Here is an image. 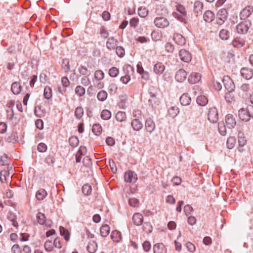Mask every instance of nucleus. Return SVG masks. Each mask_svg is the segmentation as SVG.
I'll return each mask as SVG.
<instances>
[{
	"label": "nucleus",
	"mask_w": 253,
	"mask_h": 253,
	"mask_svg": "<svg viewBox=\"0 0 253 253\" xmlns=\"http://www.w3.org/2000/svg\"><path fill=\"white\" fill-rule=\"evenodd\" d=\"M208 118L212 123H215L218 120V113L217 109L213 107L210 108L208 114Z\"/></svg>",
	"instance_id": "1"
},
{
	"label": "nucleus",
	"mask_w": 253,
	"mask_h": 253,
	"mask_svg": "<svg viewBox=\"0 0 253 253\" xmlns=\"http://www.w3.org/2000/svg\"><path fill=\"white\" fill-rule=\"evenodd\" d=\"M251 23L249 21H245V22H241L236 26V30L238 34H245L249 30V27Z\"/></svg>",
	"instance_id": "2"
},
{
	"label": "nucleus",
	"mask_w": 253,
	"mask_h": 253,
	"mask_svg": "<svg viewBox=\"0 0 253 253\" xmlns=\"http://www.w3.org/2000/svg\"><path fill=\"white\" fill-rule=\"evenodd\" d=\"M225 88L230 92L234 91L235 86L229 76L224 77L222 80Z\"/></svg>",
	"instance_id": "3"
},
{
	"label": "nucleus",
	"mask_w": 253,
	"mask_h": 253,
	"mask_svg": "<svg viewBox=\"0 0 253 253\" xmlns=\"http://www.w3.org/2000/svg\"><path fill=\"white\" fill-rule=\"evenodd\" d=\"M154 24L158 28H164L169 25V22L166 18L159 17L155 19Z\"/></svg>",
	"instance_id": "4"
},
{
	"label": "nucleus",
	"mask_w": 253,
	"mask_h": 253,
	"mask_svg": "<svg viewBox=\"0 0 253 253\" xmlns=\"http://www.w3.org/2000/svg\"><path fill=\"white\" fill-rule=\"evenodd\" d=\"M125 180L129 183H135L137 179V174L131 170L126 171L124 175Z\"/></svg>",
	"instance_id": "5"
},
{
	"label": "nucleus",
	"mask_w": 253,
	"mask_h": 253,
	"mask_svg": "<svg viewBox=\"0 0 253 253\" xmlns=\"http://www.w3.org/2000/svg\"><path fill=\"white\" fill-rule=\"evenodd\" d=\"M225 121L227 127L229 128H234L237 124L235 116L230 114L225 116Z\"/></svg>",
	"instance_id": "6"
},
{
	"label": "nucleus",
	"mask_w": 253,
	"mask_h": 253,
	"mask_svg": "<svg viewBox=\"0 0 253 253\" xmlns=\"http://www.w3.org/2000/svg\"><path fill=\"white\" fill-rule=\"evenodd\" d=\"M179 57L183 62L188 63L191 61L192 56L191 53L185 49H181L179 51Z\"/></svg>",
	"instance_id": "7"
},
{
	"label": "nucleus",
	"mask_w": 253,
	"mask_h": 253,
	"mask_svg": "<svg viewBox=\"0 0 253 253\" xmlns=\"http://www.w3.org/2000/svg\"><path fill=\"white\" fill-rule=\"evenodd\" d=\"M253 12V7L252 6H247L242 10L240 13V18L242 20H245L248 18Z\"/></svg>",
	"instance_id": "8"
},
{
	"label": "nucleus",
	"mask_w": 253,
	"mask_h": 253,
	"mask_svg": "<svg viewBox=\"0 0 253 253\" xmlns=\"http://www.w3.org/2000/svg\"><path fill=\"white\" fill-rule=\"evenodd\" d=\"M242 76L246 80H250L253 77V70L248 68H242L241 70Z\"/></svg>",
	"instance_id": "9"
},
{
	"label": "nucleus",
	"mask_w": 253,
	"mask_h": 253,
	"mask_svg": "<svg viewBox=\"0 0 253 253\" xmlns=\"http://www.w3.org/2000/svg\"><path fill=\"white\" fill-rule=\"evenodd\" d=\"M187 77V73L183 69H180L177 71L175 78L178 82H182L185 80Z\"/></svg>",
	"instance_id": "10"
},
{
	"label": "nucleus",
	"mask_w": 253,
	"mask_h": 253,
	"mask_svg": "<svg viewBox=\"0 0 253 253\" xmlns=\"http://www.w3.org/2000/svg\"><path fill=\"white\" fill-rule=\"evenodd\" d=\"M201 78V77L199 73L193 72L190 75L188 80L189 83L194 84L199 82Z\"/></svg>",
	"instance_id": "11"
},
{
	"label": "nucleus",
	"mask_w": 253,
	"mask_h": 253,
	"mask_svg": "<svg viewBox=\"0 0 253 253\" xmlns=\"http://www.w3.org/2000/svg\"><path fill=\"white\" fill-rule=\"evenodd\" d=\"M238 116L241 120L245 122L249 121L251 118L246 109L244 108L240 109L239 110Z\"/></svg>",
	"instance_id": "12"
},
{
	"label": "nucleus",
	"mask_w": 253,
	"mask_h": 253,
	"mask_svg": "<svg viewBox=\"0 0 253 253\" xmlns=\"http://www.w3.org/2000/svg\"><path fill=\"white\" fill-rule=\"evenodd\" d=\"M132 221L134 225L140 226L143 221V215L140 213H135L132 216Z\"/></svg>",
	"instance_id": "13"
},
{
	"label": "nucleus",
	"mask_w": 253,
	"mask_h": 253,
	"mask_svg": "<svg viewBox=\"0 0 253 253\" xmlns=\"http://www.w3.org/2000/svg\"><path fill=\"white\" fill-rule=\"evenodd\" d=\"M165 70V65L161 62H158L154 65L153 71L154 73L158 75H161Z\"/></svg>",
	"instance_id": "14"
},
{
	"label": "nucleus",
	"mask_w": 253,
	"mask_h": 253,
	"mask_svg": "<svg viewBox=\"0 0 253 253\" xmlns=\"http://www.w3.org/2000/svg\"><path fill=\"white\" fill-rule=\"evenodd\" d=\"M145 127L147 131L152 133L155 129V124L151 118H148L145 121Z\"/></svg>",
	"instance_id": "15"
},
{
	"label": "nucleus",
	"mask_w": 253,
	"mask_h": 253,
	"mask_svg": "<svg viewBox=\"0 0 253 253\" xmlns=\"http://www.w3.org/2000/svg\"><path fill=\"white\" fill-rule=\"evenodd\" d=\"M173 39L175 42L180 45H183L185 44L186 40L183 36L181 34L175 33L173 35Z\"/></svg>",
	"instance_id": "16"
},
{
	"label": "nucleus",
	"mask_w": 253,
	"mask_h": 253,
	"mask_svg": "<svg viewBox=\"0 0 253 253\" xmlns=\"http://www.w3.org/2000/svg\"><path fill=\"white\" fill-rule=\"evenodd\" d=\"M131 126L135 131H139L142 129L143 124L138 119H134L132 120Z\"/></svg>",
	"instance_id": "17"
},
{
	"label": "nucleus",
	"mask_w": 253,
	"mask_h": 253,
	"mask_svg": "<svg viewBox=\"0 0 253 253\" xmlns=\"http://www.w3.org/2000/svg\"><path fill=\"white\" fill-rule=\"evenodd\" d=\"M154 253H166L167 249L163 243L156 244L153 247Z\"/></svg>",
	"instance_id": "18"
},
{
	"label": "nucleus",
	"mask_w": 253,
	"mask_h": 253,
	"mask_svg": "<svg viewBox=\"0 0 253 253\" xmlns=\"http://www.w3.org/2000/svg\"><path fill=\"white\" fill-rule=\"evenodd\" d=\"M203 7L204 5L202 2L199 0H196L194 3L193 5L194 12L197 15L201 13Z\"/></svg>",
	"instance_id": "19"
},
{
	"label": "nucleus",
	"mask_w": 253,
	"mask_h": 253,
	"mask_svg": "<svg viewBox=\"0 0 253 253\" xmlns=\"http://www.w3.org/2000/svg\"><path fill=\"white\" fill-rule=\"evenodd\" d=\"M117 43L118 41L114 37H110L108 38L106 42L107 48L109 50L114 49L116 46Z\"/></svg>",
	"instance_id": "20"
},
{
	"label": "nucleus",
	"mask_w": 253,
	"mask_h": 253,
	"mask_svg": "<svg viewBox=\"0 0 253 253\" xmlns=\"http://www.w3.org/2000/svg\"><path fill=\"white\" fill-rule=\"evenodd\" d=\"M191 99L188 94L184 93L180 98V102L182 105L187 106L190 104Z\"/></svg>",
	"instance_id": "21"
},
{
	"label": "nucleus",
	"mask_w": 253,
	"mask_h": 253,
	"mask_svg": "<svg viewBox=\"0 0 253 253\" xmlns=\"http://www.w3.org/2000/svg\"><path fill=\"white\" fill-rule=\"evenodd\" d=\"M214 18V13L211 10L206 11L203 15V18L206 22H211Z\"/></svg>",
	"instance_id": "22"
},
{
	"label": "nucleus",
	"mask_w": 253,
	"mask_h": 253,
	"mask_svg": "<svg viewBox=\"0 0 253 253\" xmlns=\"http://www.w3.org/2000/svg\"><path fill=\"white\" fill-rule=\"evenodd\" d=\"M179 112V108L177 106H171L168 110V114L172 118H175Z\"/></svg>",
	"instance_id": "23"
},
{
	"label": "nucleus",
	"mask_w": 253,
	"mask_h": 253,
	"mask_svg": "<svg viewBox=\"0 0 253 253\" xmlns=\"http://www.w3.org/2000/svg\"><path fill=\"white\" fill-rule=\"evenodd\" d=\"M97 250V244L95 241L89 242L87 246V250L89 253H95Z\"/></svg>",
	"instance_id": "24"
},
{
	"label": "nucleus",
	"mask_w": 253,
	"mask_h": 253,
	"mask_svg": "<svg viewBox=\"0 0 253 253\" xmlns=\"http://www.w3.org/2000/svg\"><path fill=\"white\" fill-rule=\"evenodd\" d=\"M11 91L14 94H18L21 90V86L18 82H14L11 87Z\"/></svg>",
	"instance_id": "25"
},
{
	"label": "nucleus",
	"mask_w": 253,
	"mask_h": 253,
	"mask_svg": "<svg viewBox=\"0 0 253 253\" xmlns=\"http://www.w3.org/2000/svg\"><path fill=\"white\" fill-rule=\"evenodd\" d=\"M172 15L173 17L178 21L186 23V16L187 15L178 13V12H173Z\"/></svg>",
	"instance_id": "26"
},
{
	"label": "nucleus",
	"mask_w": 253,
	"mask_h": 253,
	"mask_svg": "<svg viewBox=\"0 0 253 253\" xmlns=\"http://www.w3.org/2000/svg\"><path fill=\"white\" fill-rule=\"evenodd\" d=\"M60 233L61 236H63L66 241L70 239V233L68 230L62 226L59 228Z\"/></svg>",
	"instance_id": "27"
},
{
	"label": "nucleus",
	"mask_w": 253,
	"mask_h": 253,
	"mask_svg": "<svg viewBox=\"0 0 253 253\" xmlns=\"http://www.w3.org/2000/svg\"><path fill=\"white\" fill-rule=\"evenodd\" d=\"M112 239L116 242H119L121 239V233L117 230L113 231L111 235Z\"/></svg>",
	"instance_id": "28"
},
{
	"label": "nucleus",
	"mask_w": 253,
	"mask_h": 253,
	"mask_svg": "<svg viewBox=\"0 0 253 253\" xmlns=\"http://www.w3.org/2000/svg\"><path fill=\"white\" fill-rule=\"evenodd\" d=\"M46 195V191L43 189H40L37 192L36 196L38 200H42Z\"/></svg>",
	"instance_id": "29"
},
{
	"label": "nucleus",
	"mask_w": 253,
	"mask_h": 253,
	"mask_svg": "<svg viewBox=\"0 0 253 253\" xmlns=\"http://www.w3.org/2000/svg\"><path fill=\"white\" fill-rule=\"evenodd\" d=\"M197 102L199 105L204 106L207 104L208 99L205 96L200 95L197 97Z\"/></svg>",
	"instance_id": "30"
},
{
	"label": "nucleus",
	"mask_w": 253,
	"mask_h": 253,
	"mask_svg": "<svg viewBox=\"0 0 253 253\" xmlns=\"http://www.w3.org/2000/svg\"><path fill=\"white\" fill-rule=\"evenodd\" d=\"M18 136L16 132H12L9 136L5 137V140L8 142L14 143L17 141Z\"/></svg>",
	"instance_id": "31"
},
{
	"label": "nucleus",
	"mask_w": 253,
	"mask_h": 253,
	"mask_svg": "<svg viewBox=\"0 0 253 253\" xmlns=\"http://www.w3.org/2000/svg\"><path fill=\"white\" fill-rule=\"evenodd\" d=\"M110 232V227L109 226L107 225H102L100 228V234L103 237H107Z\"/></svg>",
	"instance_id": "32"
},
{
	"label": "nucleus",
	"mask_w": 253,
	"mask_h": 253,
	"mask_svg": "<svg viewBox=\"0 0 253 253\" xmlns=\"http://www.w3.org/2000/svg\"><path fill=\"white\" fill-rule=\"evenodd\" d=\"M227 11L225 8L220 9L217 13V18L222 19H226L227 17Z\"/></svg>",
	"instance_id": "33"
},
{
	"label": "nucleus",
	"mask_w": 253,
	"mask_h": 253,
	"mask_svg": "<svg viewBox=\"0 0 253 253\" xmlns=\"http://www.w3.org/2000/svg\"><path fill=\"white\" fill-rule=\"evenodd\" d=\"M36 218L39 223L41 225L44 224L45 222L46 221V217L44 214L42 212H39L37 214Z\"/></svg>",
	"instance_id": "34"
},
{
	"label": "nucleus",
	"mask_w": 253,
	"mask_h": 253,
	"mask_svg": "<svg viewBox=\"0 0 253 253\" xmlns=\"http://www.w3.org/2000/svg\"><path fill=\"white\" fill-rule=\"evenodd\" d=\"M69 142L72 147H76L79 145V140L77 136H72L69 138Z\"/></svg>",
	"instance_id": "35"
},
{
	"label": "nucleus",
	"mask_w": 253,
	"mask_h": 253,
	"mask_svg": "<svg viewBox=\"0 0 253 253\" xmlns=\"http://www.w3.org/2000/svg\"><path fill=\"white\" fill-rule=\"evenodd\" d=\"M236 142V139L235 137H229L226 142L227 148L229 149H232L234 147Z\"/></svg>",
	"instance_id": "36"
},
{
	"label": "nucleus",
	"mask_w": 253,
	"mask_h": 253,
	"mask_svg": "<svg viewBox=\"0 0 253 253\" xmlns=\"http://www.w3.org/2000/svg\"><path fill=\"white\" fill-rule=\"evenodd\" d=\"M220 39L223 40H227L230 36L229 32L225 29H222L219 34Z\"/></svg>",
	"instance_id": "37"
},
{
	"label": "nucleus",
	"mask_w": 253,
	"mask_h": 253,
	"mask_svg": "<svg viewBox=\"0 0 253 253\" xmlns=\"http://www.w3.org/2000/svg\"><path fill=\"white\" fill-rule=\"evenodd\" d=\"M218 130L220 134L223 136H225L226 134V127L224 122L218 123Z\"/></svg>",
	"instance_id": "38"
},
{
	"label": "nucleus",
	"mask_w": 253,
	"mask_h": 253,
	"mask_svg": "<svg viewBox=\"0 0 253 253\" xmlns=\"http://www.w3.org/2000/svg\"><path fill=\"white\" fill-rule=\"evenodd\" d=\"M142 228L143 230L147 233H150L153 230V227L149 222H144L142 226Z\"/></svg>",
	"instance_id": "39"
},
{
	"label": "nucleus",
	"mask_w": 253,
	"mask_h": 253,
	"mask_svg": "<svg viewBox=\"0 0 253 253\" xmlns=\"http://www.w3.org/2000/svg\"><path fill=\"white\" fill-rule=\"evenodd\" d=\"M115 118L118 122H122L126 119V113L122 111H119L116 114Z\"/></svg>",
	"instance_id": "40"
},
{
	"label": "nucleus",
	"mask_w": 253,
	"mask_h": 253,
	"mask_svg": "<svg viewBox=\"0 0 253 253\" xmlns=\"http://www.w3.org/2000/svg\"><path fill=\"white\" fill-rule=\"evenodd\" d=\"M92 191L91 186L89 184H84L82 187V192L85 195H89L91 194Z\"/></svg>",
	"instance_id": "41"
},
{
	"label": "nucleus",
	"mask_w": 253,
	"mask_h": 253,
	"mask_svg": "<svg viewBox=\"0 0 253 253\" xmlns=\"http://www.w3.org/2000/svg\"><path fill=\"white\" fill-rule=\"evenodd\" d=\"M107 96L108 94L106 91L105 90H101L98 93L97 97L99 101H104L106 99Z\"/></svg>",
	"instance_id": "42"
},
{
	"label": "nucleus",
	"mask_w": 253,
	"mask_h": 253,
	"mask_svg": "<svg viewBox=\"0 0 253 253\" xmlns=\"http://www.w3.org/2000/svg\"><path fill=\"white\" fill-rule=\"evenodd\" d=\"M44 249L46 252H50L53 251L54 247L51 241L48 240L44 243Z\"/></svg>",
	"instance_id": "43"
},
{
	"label": "nucleus",
	"mask_w": 253,
	"mask_h": 253,
	"mask_svg": "<svg viewBox=\"0 0 253 253\" xmlns=\"http://www.w3.org/2000/svg\"><path fill=\"white\" fill-rule=\"evenodd\" d=\"M101 117L103 120H108L111 117V113L108 110H103L101 112Z\"/></svg>",
	"instance_id": "44"
},
{
	"label": "nucleus",
	"mask_w": 253,
	"mask_h": 253,
	"mask_svg": "<svg viewBox=\"0 0 253 253\" xmlns=\"http://www.w3.org/2000/svg\"><path fill=\"white\" fill-rule=\"evenodd\" d=\"M85 92V88L81 85H78L75 88V93L80 97L84 95Z\"/></svg>",
	"instance_id": "45"
},
{
	"label": "nucleus",
	"mask_w": 253,
	"mask_h": 253,
	"mask_svg": "<svg viewBox=\"0 0 253 253\" xmlns=\"http://www.w3.org/2000/svg\"><path fill=\"white\" fill-rule=\"evenodd\" d=\"M238 143L240 146H244L246 144V140L244 136V133L241 132L238 133Z\"/></svg>",
	"instance_id": "46"
},
{
	"label": "nucleus",
	"mask_w": 253,
	"mask_h": 253,
	"mask_svg": "<svg viewBox=\"0 0 253 253\" xmlns=\"http://www.w3.org/2000/svg\"><path fill=\"white\" fill-rule=\"evenodd\" d=\"M92 131L96 135H98L102 131V127L99 124H94L92 126Z\"/></svg>",
	"instance_id": "47"
},
{
	"label": "nucleus",
	"mask_w": 253,
	"mask_h": 253,
	"mask_svg": "<svg viewBox=\"0 0 253 253\" xmlns=\"http://www.w3.org/2000/svg\"><path fill=\"white\" fill-rule=\"evenodd\" d=\"M43 95L46 99H50L52 97L51 88L49 86H46L44 89Z\"/></svg>",
	"instance_id": "48"
},
{
	"label": "nucleus",
	"mask_w": 253,
	"mask_h": 253,
	"mask_svg": "<svg viewBox=\"0 0 253 253\" xmlns=\"http://www.w3.org/2000/svg\"><path fill=\"white\" fill-rule=\"evenodd\" d=\"M138 14L141 17H145L148 14V10L146 7H141L138 9Z\"/></svg>",
	"instance_id": "49"
},
{
	"label": "nucleus",
	"mask_w": 253,
	"mask_h": 253,
	"mask_svg": "<svg viewBox=\"0 0 253 253\" xmlns=\"http://www.w3.org/2000/svg\"><path fill=\"white\" fill-rule=\"evenodd\" d=\"M119 74V70L116 67H112L109 70V75L111 77H116Z\"/></svg>",
	"instance_id": "50"
},
{
	"label": "nucleus",
	"mask_w": 253,
	"mask_h": 253,
	"mask_svg": "<svg viewBox=\"0 0 253 253\" xmlns=\"http://www.w3.org/2000/svg\"><path fill=\"white\" fill-rule=\"evenodd\" d=\"M84 114L83 108L80 106L76 108L75 111V115L78 119H81Z\"/></svg>",
	"instance_id": "51"
},
{
	"label": "nucleus",
	"mask_w": 253,
	"mask_h": 253,
	"mask_svg": "<svg viewBox=\"0 0 253 253\" xmlns=\"http://www.w3.org/2000/svg\"><path fill=\"white\" fill-rule=\"evenodd\" d=\"M118 89V87L115 83H111L108 86V91L111 94L116 93Z\"/></svg>",
	"instance_id": "52"
},
{
	"label": "nucleus",
	"mask_w": 253,
	"mask_h": 253,
	"mask_svg": "<svg viewBox=\"0 0 253 253\" xmlns=\"http://www.w3.org/2000/svg\"><path fill=\"white\" fill-rule=\"evenodd\" d=\"M176 10L178 13L187 15V12L185 7L180 4H176L175 5Z\"/></svg>",
	"instance_id": "53"
},
{
	"label": "nucleus",
	"mask_w": 253,
	"mask_h": 253,
	"mask_svg": "<svg viewBox=\"0 0 253 253\" xmlns=\"http://www.w3.org/2000/svg\"><path fill=\"white\" fill-rule=\"evenodd\" d=\"M94 77L98 81L101 80L104 77V74L101 70H97L94 73Z\"/></svg>",
	"instance_id": "54"
},
{
	"label": "nucleus",
	"mask_w": 253,
	"mask_h": 253,
	"mask_svg": "<svg viewBox=\"0 0 253 253\" xmlns=\"http://www.w3.org/2000/svg\"><path fill=\"white\" fill-rule=\"evenodd\" d=\"M116 52L117 55L120 57H123L125 54L124 48L122 46H117L116 47Z\"/></svg>",
	"instance_id": "55"
},
{
	"label": "nucleus",
	"mask_w": 253,
	"mask_h": 253,
	"mask_svg": "<svg viewBox=\"0 0 253 253\" xmlns=\"http://www.w3.org/2000/svg\"><path fill=\"white\" fill-rule=\"evenodd\" d=\"M62 67L65 72H69L70 70L69 61L67 59H64L62 61Z\"/></svg>",
	"instance_id": "56"
},
{
	"label": "nucleus",
	"mask_w": 253,
	"mask_h": 253,
	"mask_svg": "<svg viewBox=\"0 0 253 253\" xmlns=\"http://www.w3.org/2000/svg\"><path fill=\"white\" fill-rule=\"evenodd\" d=\"M8 156L5 154H3L0 157V164L2 166L7 165L8 164Z\"/></svg>",
	"instance_id": "57"
},
{
	"label": "nucleus",
	"mask_w": 253,
	"mask_h": 253,
	"mask_svg": "<svg viewBox=\"0 0 253 253\" xmlns=\"http://www.w3.org/2000/svg\"><path fill=\"white\" fill-rule=\"evenodd\" d=\"M78 71L81 74L84 76L88 75L89 73L88 69L86 67L82 65H81L79 67Z\"/></svg>",
	"instance_id": "58"
},
{
	"label": "nucleus",
	"mask_w": 253,
	"mask_h": 253,
	"mask_svg": "<svg viewBox=\"0 0 253 253\" xmlns=\"http://www.w3.org/2000/svg\"><path fill=\"white\" fill-rule=\"evenodd\" d=\"M109 167L111 169V171L114 173H115L117 172V168L116 165L115 163L113 160H110L109 161Z\"/></svg>",
	"instance_id": "59"
},
{
	"label": "nucleus",
	"mask_w": 253,
	"mask_h": 253,
	"mask_svg": "<svg viewBox=\"0 0 253 253\" xmlns=\"http://www.w3.org/2000/svg\"><path fill=\"white\" fill-rule=\"evenodd\" d=\"M37 149L40 152H45L47 150V146L43 143H40L38 145Z\"/></svg>",
	"instance_id": "60"
},
{
	"label": "nucleus",
	"mask_w": 253,
	"mask_h": 253,
	"mask_svg": "<svg viewBox=\"0 0 253 253\" xmlns=\"http://www.w3.org/2000/svg\"><path fill=\"white\" fill-rule=\"evenodd\" d=\"M6 175H9V172L7 171H1L0 173V180L2 183H4L6 180Z\"/></svg>",
	"instance_id": "61"
},
{
	"label": "nucleus",
	"mask_w": 253,
	"mask_h": 253,
	"mask_svg": "<svg viewBox=\"0 0 253 253\" xmlns=\"http://www.w3.org/2000/svg\"><path fill=\"white\" fill-rule=\"evenodd\" d=\"M128 203L130 206L133 207H136L138 206L139 201L136 198H130L129 199Z\"/></svg>",
	"instance_id": "62"
},
{
	"label": "nucleus",
	"mask_w": 253,
	"mask_h": 253,
	"mask_svg": "<svg viewBox=\"0 0 253 253\" xmlns=\"http://www.w3.org/2000/svg\"><path fill=\"white\" fill-rule=\"evenodd\" d=\"M81 83L84 86H88L90 84V80L86 76H84L81 79Z\"/></svg>",
	"instance_id": "63"
},
{
	"label": "nucleus",
	"mask_w": 253,
	"mask_h": 253,
	"mask_svg": "<svg viewBox=\"0 0 253 253\" xmlns=\"http://www.w3.org/2000/svg\"><path fill=\"white\" fill-rule=\"evenodd\" d=\"M11 251L12 253H21L22 252L18 244H15L12 246Z\"/></svg>",
	"instance_id": "64"
}]
</instances>
